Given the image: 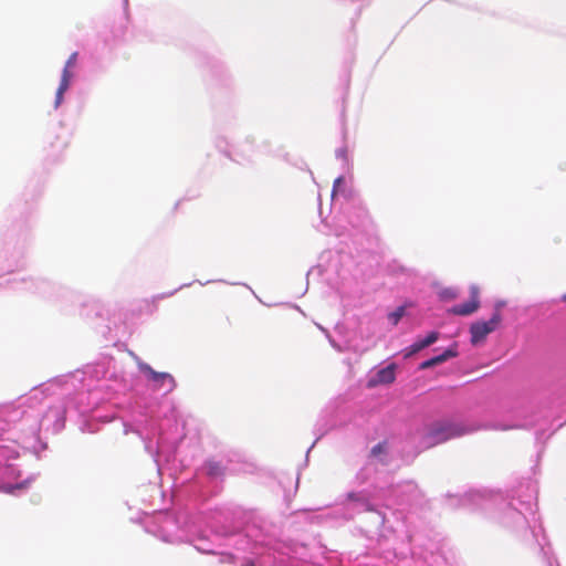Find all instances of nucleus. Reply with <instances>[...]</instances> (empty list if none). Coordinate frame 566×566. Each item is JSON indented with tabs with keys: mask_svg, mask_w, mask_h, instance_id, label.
Segmentation results:
<instances>
[{
	"mask_svg": "<svg viewBox=\"0 0 566 566\" xmlns=\"http://www.w3.org/2000/svg\"><path fill=\"white\" fill-rule=\"evenodd\" d=\"M470 431V429L461 423L449 421L434 422L428 427L424 440L427 441V447L432 448L451 439L462 437Z\"/></svg>",
	"mask_w": 566,
	"mask_h": 566,
	"instance_id": "nucleus-1",
	"label": "nucleus"
},
{
	"mask_svg": "<svg viewBox=\"0 0 566 566\" xmlns=\"http://www.w3.org/2000/svg\"><path fill=\"white\" fill-rule=\"evenodd\" d=\"M502 323V314L497 308L489 321H478L470 326L471 344L476 346L483 344L491 333L499 328Z\"/></svg>",
	"mask_w": 566,
	"mask_h": 566,
	"instance_id": "nucleus-2",
	"label": "nucleus"
},
{
	"mask_svg": "<svg viewBox=\"0 0 566 566\" xmlns=\"http://www.w3.org/2000/svg\"><path fill=\"white\" fill-rule=\"evenodd\" d=\"M139 369L147 376L149 380L155 382L157 388H161L167 385L168 390H172L176 386L174 377L168 373H158L145 363L139 364Z\"/></svg>",
	"mask_w": 566,
	"mask_h": 566,
	"instance_id": "nucleus-3",
	"label": "nucleus"
},
{
	"mask_svg": "<svg viewBox=\"0 0 566 566\" xmlns=\"http://www.w3.org/2000/svg\"><path fill=\"white\" fill-rule=\"evenodd\" d=\"M480 307V298H479V289L476 286H471L470 289V300L454 305L450 312L454 315L468 316L476 312Z\"/></svg>",
	"mask_w": 566,
	"mask_h": 566,
	"instance_id": "nucleus-4",
	"label": "nucleus"
},
{
	"mask_svg": "<svg viewBox=\"0 0 566 566\" xmlns=\"http://www.w3.org/2000/svg\"><path fill=\"white\" fill-rule=\"evenodd\" d=\"M438 338H439V333L438 332H430L424 338L416 340L408 348L407 356L416 354V353L422 350L423 348L432 345L433 343H436L438 340Z\"/></svg>",
	"mask_w": 566,
	"mask_h": 566,
	"instance_id": "nucleus-5",
	"label": "nucleus"
},
{
	"mask_svg": "<svg viewBox=\"0 0 566 566\" xmlns=\"http://www.w3.org/2000/svg\"><path fill=\"white\" fill-rule=\"evenodd\" d=\"M395 369L394 366H387L376 374V379L370 381V386L377 385V384H392L395 381Z\"/></svg>",
	"mask_w": 566,
	"mask_h": 566,
	"instance_id": "nucleus-6",
	"label": "nucleus"
},
{
	"mask_svg": "<svg viewBox=\"0 0 566 566\" xmlns=\"http://www.w3.org/2000/svg\"><path fill=\"white\" fill-rule=\"evenodd\" d=\"M207 474L210 476H220L223 474L224 469L220 462L210 460L206 463Z\"/></svg>",
	"mask_w": 566,
	"mask_h": 566,
	"instance_id": "nucleus-7",
	"label": "nucleus"
},
{
	"mask_svg": "<svg viewBox=\"0 0 566 566\" xmlns=\"http://www.w3.org/2000/svg\"><path fill=\"white\" fill-rule=\"evenodd\" d=\"M455 356H457V352L451 349V348H449V349L444 350L441 355H438V356H434V357L430 358V361H431L432 366H437L439 364L444 363L449 358H452V357H455Z\"/></svg>",
	"mask_w": 566,
	"mask_h": 566,
	"instance_id": "nucleus-8",
	"label": "nucleus"
},
{
	"mask_svg": "<svg viewBox=\"0 0 566 566\" xmlns=\"http://www.w3.org/2000/svg\"><path fill=\"white\" fill-rule=\"evenodd\" d=\"M72 77H73L72 69L64 67L63 72H62L61 82H60L62 90H67L70 87Z\"/></svg>",
	"mask_w": 566,
	"mask_h": 566,
	"instance_id": "nucleus-9",
	"label": "nucleus"
},
{
	"mask_svg": "<svg viewBox=\"0 0 566 566\" xmlns=\"http://www.w3.org/2000/svg\"><path fill=\"white\" fill-rule=\"evenodd\" d=\"M405 315V307L399 306L396 311L388 314V319L392 325H397Z\"/></svg>",
	"mask_w": 566,
	"mask_h": 566,
	"instance_id": "nucleus-10",
	"label": "nucleus"
},
{
	"mask_svg": "<svg viewBox=\"0 0 566 566\" xmlns=\"http://www.w3.org/2000/svg\"><path fill=\"white\" fill-rule=\"evenodd\" d=\"M67 90H62V86L59 85L56 94H55V107H59L63 101V95Z\"/></svg>",
	"mask_w": 566,
	"mask_h": 566,
	"instance_id": "nucleus-11",
	"label": "nucleus"
},
{
	"mask_svg": "<svg viewBox=\"0 0 566 566\" xmlns=\"http://www.w3.org/2000/svg\"><path fill=\"white\" fill-rule=\"evenodd\" d=\"M76 61H77V53H76V52H74V53H72V54L69 56V59H67V61H66V63H65V66H64V67H66V69H73V67L76 65Z\"/></svg>",
	"mask_w": 566,
	"mask_h": 566,
	"instance_id": "nucleus-12",
	"label": "nucleus"
},
{
	"mask_svg": "<svg viewBox=\"0 0 566 566\" xmlns=\"http://www.w3.org/2000/svg\"><path fill=\"white\" fill-rule=\"evenodd\" d=\"M385 452V444L384 443H378L376 446L373 447L371 449V454L373 455H378L380 453Z\"/></svg>",
	"mask_w": 566,
	"mask_h": 566,
	"instance_id": "nucleus-13",
	"label": "nucleus"
},
{
	"mask_svg": "<svg viewBox=\"0 0 566 566\" xmlns=\"http://www.w3.org/2000/svg\"><path fill=\"white\" fill-rule=\"evenodd\" d=\"M431 367H433V366H432V364H431L430 359L424 360V361H422V363L420 364V369H428V368H431Z\"/></svg>",
	"mask_w": 566,
	"mask_h": 566,
	"instance_id": "nucleus-14",
	"label": "nucleus"
},
{
	"mask_svg": "<svg viewBox=\"0 0 566 566\" xmlns=\"http://www.w3.org/2000/svg\"><path fill=\"white\" fill-rule=\"evenodd\" d=\"M347 499L350 501H359L360 500L359 495L356 493H348Z\"/></svg>",
	"mask_w": 566,
	"mask_h": 566,
	"instance_id": "nucleus-15",
	"label": "nucleus"
},
{
	"mask_svg": "<svg viewBox=\"0 0 566 566\" xmlns=\"http://www.w3.org/2000/svg\"><path fill=\"white\" fill-rule=\"evenodd\" d=\"M243 566H254V563H253V560L248 559L244 562Z\"/></svg>",
	"mask_w": 566,
	"mask_h": 566,
	"instance_id": "nucleus-16",
	"label": "nucleus"
},
{
	"mask_svg": "<svg viewBox=\"0 0 566 566\" xmlns=\"http://www.w3.org/2000/svg\"><path fill=\"white\" fill-rule=\"evenodd\" d=\"M15 488H17V486H8V488H6V491H7V492H12V490H13V489H15Z\"/></svg>",
	"mask_w": 566,
	"mask_h": 566,
	"instance_id": "nucleus-17",
	"label": "nucleus"
},
{
	"mask_svg": "<svg viewBox=\"0 0 566 566\" xmlns=\"http://www.w3.org/2000/svg\"><path fill=\"white\" fill-rule=\"evenodd\" d=\"M340 180H342L340 178H337V179L335 180V185H336V184H339V182H340Z\"/></svg>",
	"mask_w": 566,
	"mask_h": 566,
	"instance_id": "nucleus-18",
	"label": "nucleus"
},
{
	"mask_svg": "<svg viewBox=\"0 0 566 566\" xmlns=\"http://www.w3.org/2000/svg\"><path fill=\"white\" fill-rule=\"evenodd\" d=\"M563 298L566 301V295Z\"/></svg>",
	"mask_w": 566,
	"mask_h": 566,
	"instance_id": "nucleus-19",
	"label": "nucleus"
}]
</instances>
